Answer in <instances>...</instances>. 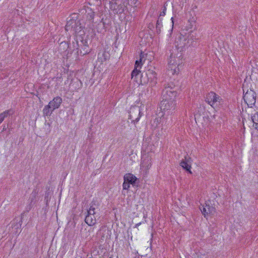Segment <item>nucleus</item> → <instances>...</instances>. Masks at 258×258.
Instances as JSON below:
<instances>
[{
	"instance_id": "nucleus-1",
	"label": "nucleus",
	"mask_w": 258,
	"mask_h": 258,
	"mask_svg": "<svg viewBox=\"0 0 258 258\" xmlns=\"http://www.w3.org/2000/svg\"><path fill=\"white\" fill-rule=\"evenodd\" d=\"M182 54L177 50H172L168 59V74L175 75L179 71V67L182 64Z\"/></svg>"
},
{
	"instance_id": "nucleus-2",
	"label": "nucleus",
	"mask_w": 258,
	"mask_h": 258,
	"mask_svg": "<svg viewBox=\"0 0 258 258\" xmlns=\"http://www.w3.org/2000/svg\"><path fill=\"white\" fill-rule=\"evenodd\" d=\"M163 89L162 91V98L175 99L177 96L175 84L172 82H163Z\"/></svg>"
},
{
	"instance_id": "nucleus-3",
	"label": "nucleus",
	"mask_w": 258,
	"mask_h": 258,
	"mask_svg": "<svg viewBox=\"0 0 258 258\" xmlns=\"http://www.w3.org/2000/svg\"><path fill=\"white\" fill-rule=\"evenodd\" d=\"M83 28L84 27L81 26L80 21H77L73 19L68 21L66 25V31H72L76 35H83L84 34V31L83 30Z\"/></svg>"
},
{
	"instance_id": "nucleus-4",
	"label": "nucleus",
	"mask_w": 258,
	"mask_h": 258,
	"mask_svg": "<svg viewBox=\"0 0 258 258\" xmlns=\"http://www.w3.org/2000/svg\"><path fill=\"white\" fill-rule=\"evenodd\" d=\"M176 105L175 99L162 98L160 107L164 113L167 112V114H172L175 109Z\"/></svg>"
},
{
	"instance_id": "nucleus-5",
	"label": "nucleus",
	"mask_w": 258,
	"mask_h": 258,
	"mask_svg": "<svg viewBox=\"0 0 258 258\" xmlns=\"http://www.w3.org/2000/svg\"><path fill=\"white\" fill-rule=\"evenodd\" d=\"M157 75L155 72L149 70L145 75L142 74L140 82L142 85L150 83L151 85L154 86L157 84Z\"/></svg>"
},
{
	"instance_id": "nucleus-6",
	"label": "nucleus",
	"mask_w": 258,
	"mask_h": 258,
	"mask_svg": "<svg viewBox=\"0 0 258 258\" xmlns=\"http://www.w3.org/2000/svg\"><path fill=\"white\" fill-rule=\"evenodd\" d=\"M222 99L214 92H210L207 94L206 101L213 108H217L221 104Z\"/></svg>"
},
{
	"instance_id": "nucleus-7",
	"label": "nucleus",
	"mask_w": 258,
	"mask_h": 258,
	"mask_svg": "<svg viewBox=\"0 0 258 258\" xmlns=\"http://www.w3.org/2000/svg\"><path fill=\"white\" fill-rule=\"evenodd\" d=\"M141 116V110L138 106H132L130 108L129 111V119L132 122L136 123L138 122Z\"/></svg>"
},
{
	"instance_id": "nucleus-8",
	"label": "nucleus",
	"mask_w": 258,
	"mask_h": 258,
	"mask_svg": "<svg viewBox=\"0 0 258 258\" xmlns=\"http://www.w3.org/2000/svg\"><path fill=\"white\" fill-rule=\"evenodd\" d=\"M152 159L151 153L144 154L142 156L141 168L145 171L150 169L152 165Z\"/></svg>"
},
{
	"instance_id": "nucleus-9",
	"label": "nucleus",
	"mask_w": 258,
	"mask_h": 258,
	"mask_svg": "<svg viewBox=\"0 0 258 258\" xmlns=\"http://www.w3.org/2000/svg\"><path fill=\"white\" fill-rule=\"evenodd\" d=\"M255 93L252 90L247 91L243 95V99L248 106L255 104Z\"/></svg>"
},
{
	"instance_id": "nucleus-10",
	"label": "nucleus",
	"mask_w": 258,
	"mask_h": 258,
	"mask_svg": "<svg viewBox=\"0 0 258 258\" xmlns=\"http://www.w3.org/2000/svg\"><path fill=\"white\" fill-rule=\"evenodd\" d=\"M22 223V217L21 218H16L11 222V227L14 229V232L17 233L18 230L21 229Z\"/></svg>"
},
{
	"instance_id": "nucleus-11",
	"label": "nucleus",
	"mask_w": 258,
	"mask_h": 258,
	"mask_svg": "<svg viewBox=\"0 0 258 258\" xmlns=\"http://www.w3.org/2000/svg\"><path fill=\"white\" fill-rule=\"evenodd\" d=\"M61 103V98L57 96L54 97L52 101H50L48 104L52 108V110H54L59 108Z\"/></svg>"
},
{
	"instance_id": "nucleus-12",
	"label": "nucleus",
	"mask_w": 258,
	"mask_h": 258,
	"mask_svg": "<svg viewBox=\"0 0 258 258\" xmlns=\"http://www.w3.org/2000/svg\"><path fill=\"white\" fill-rule=\"evenodd\" d=\"M201 212L204 215L205 217L208 214H213L215 211V209L213 207H211L209 205H203L200 208Z\"/></svg>"
},
{
	"instance_id": "nucleus-13",
	"label": "nucleus",
	"mask_w": 258,
	"mask_h": 258,
	"mask_svg": "<svg viewBox=\"0 0 258 258\" xmlns=\"http://www.w3.org/2000/svg\"><path fill=\"white\" fill-rule=\"evenodd\" d=\"M124 180L127 181L132 184L136 183L137 180V177L131 173H127L123 177Z\"/></svg>"
},
{
	"instance_id": "nucleus-14",
	"label": "nucleus",
	"mask_w": 258,
	"mask_h": 258,
	"mask_svg": "<svg viewBox=\"0 0 258 258\" xmlns=\"http://www.w3.org/2000/svg\"><path fill=\"white\" fill-rule=\"evenodd\" d=\"M85 222L89 226H92L96 223V217L95 215L87 214L85 219Z\"/></svg>"
},
{
	"instance_id": "nucleus-15",
	"label": "nucleus",
	"mask_w": 258,
	"mask_h": 258,
	"mask_svg": "<svg viewBox=\"0 0 258 258\" xmlns=\"http://www.w3.org/2000/svg\"><path fill=\"white\" fill-rule=\"evenodd\" d=\"M14 111L12 109H9L0 113V124L3 122L5 118L9 116L12 115Z\"/></svg>"
},
{
	"instance_id": "nucleus-16",
	"label": "nucleus",
	"mask_w": 258,
	"mask_h": 258,
	"mask_svg": "<svg viewBox=\"0 0 258 258\" xmlns=\"http://www.w3.org/2000/svg\"><path fill=\"white\" fill-rule=\"evenodd\" d=\"M188 161L186 160H182L180 163V165L187 172L191 174V165L188 163Z\"/></svg>"
},
{
	"instance_id": "nucleus-17",
	"label": "nucleus",
	"mask_w": 258,
	"mask_h": 258,
	"mask_svg": "<svg viewBox=\"0 0 258 258\" xmlns=\"http://www.w3.org/2000/svg\"><path fill=\"white\" fill-rule=\"evenodd\" d=\"M251 119L253 123V127L258 131V112L251 116Z\"/></svg>"
},
{
	"instance_id": "nucleus-18",
	"label": "nucleus",
	"mask_w": 258,
	"mask_h": 258,
	"mask_svg": "<svg viewBox=\"0 0 258 258\" xmlns=\"http://www.w3.org/2000/svg\"><path fill=\"white\" fill-rule=\"evenodd\" d=\"M53 110H52V108L48 104L44 107L43 112L45 116H50Z\"/></svg>"
},
{
	"instance_id": "nucleus-19",
	"label": "nucleus",
	"mask_w": 258,
	"mask_h": 258,
	"mask_svg": "<svg viewBox=\"0 0 258 258\" xmlns=\"http://www.w3.org/2000/svg\"><path fill=\"white\" fill-rule=\"evenodd\" d=\"M162 27V19L158 18L156 26V31L157 34H159L161 32V28Z\"/></svg>"
},
{
	"instance_id": "nucleus-20",
	"label": "nucleus",
	"mask_w": 258,
	"mask_h": 258,
	"mask_svg": "<svg viewBox=\"0 0 258 258\" xmlns=\"http://www.w3.org/2000/svg\"><path fill=\"white\" fill-rule=\"evenodd\" d=\"M95 13L91 9L87 11V18L89 21H93L94 18Z\"/></svg>"
},
{
	"instance_id": "nucleus-21",
	"label": "nucleus",
	"mask_w": 258,
	"mask_h": 258,
	"mask_svg": "<svg viewBox=\"0 0 258 258\" xmlns=\"http://www.w3.org/2000/svg\"><path fill=\"white\" fill-rule=\"evenodd\" d=\"M87 214L95 215L96 214L95 213V208L93 207V205H91L89 210H87Z\"/></svg>"
},
{
	"instance_id": "nucleus-22",
	"label": "nucleus",
	"mask_w": 258,
	"mask_h": 258,
	"mask_svg": "<svg viewBox=\"0 0 258 258\" xmlns=\"http://www.w3.org/2000/svg\"><path fill=\"white\" fill-rule=\"evenodd\" d=\"M141 73V71L139 69H137V68H135L134 70L132 72V78H136V77Z\"/></svg>"
},
{
	"instance_id": "nucleus-23",
	"label": "nucleus",
	"mask_w": 258,
	"mask_h": 258,
	"mask_svg": "<svg viewBox=\"0 0 258 258\" xmlns=\"http://www.w3.org/2000/svg\"><path fill=\"white\" fill-rule=\"evenodd\" d=\"M143 64V62L141 60H137L135 62V68H137V69H138V68H141Z\"/></svg>"
},
{
	"instance_id": "nucleus-24",
	"label": "nucleus",
	"mask_w": 258,
	"mask_h": 258,
	"mask_svg": "<svg viewBox=\"0 0 258 258\" xmlns=\"http://www.w3.org/2000/svg\"><path fill=\"white\" fill-rule=\"evenodd\" d=\"M128 4L132 7H137L138 0H128Z\"/></svg>"
},
{
	"instance_id": "nucleus-25",
	"label": "nucleus",
	"mask_w": 258,
	"mask_h": 258,
	"mask_svg": "<svg viewBox=\"0 0 258 258\" xmlns=\"http://www.w3.org/2000/svg\"><path fill=\"white\" fill-rule=\"evenodd\" d=\"M130 184L131 183H130L129 182L126 181H125V180H124V182L122 184L123 189L125 190H128L130 187Z\"/></svg>"
},
{
	"instance_id": "nucleus-26",
	"label": "nucleus",
	"mask_w": 258,
	"mask_h": 258,
	"mask_svg": "<svg viewBox=\"0 0 258 258\" xmlns=\"http://www.w3.org/2000/svg\"><path fill=\"white\" fill-rule=\"evenodd\" d=\"M145 54L142 52L141 51L140 54V60H141V61L142 62H144L145 61Z\"/></svg>"
},
{
	"instance_id": "nucleus-27",
	"label": "nucleus",
	"mask_w": 258,
	"mask_h": 258,
	"mask_svg": "<svg viewBox=\"0 0 258 258\" xmlns=\"http://www.w3.org/2000/svg\"><path fill=\"white\" fill-rule=\"evenodd\" d=\"M188 22L190 23V27L189 28L192 29L194 28V27H195V26H196L195 21H194V20H192L191 21H189Z\"/></svg>"
},
{
	"instance_id": "nucleus-28",
	"label": "nucleus",
	"mask_w": 258,
	"mask_h": 258,
	"mask_svg": "<svg viewBox=\"0 0 258 258\" xmlns=\"http://www.w3.org/2000/svg\"><path fill=\"white\" fill-rule=\"evenodd\" d=\"M166 11V8L164 6L162 12H161L160 14V17L161 16H164L165 15V12Z\"/></svg>"
},
{
	"instance_id": "nucleus-29",
	"label": "nucleus",
	"mask_w": 258,
	"mask_h": 258,
	"mask_svg": "<svg viewBox=\"0 0 258 258\" xmlns=\"http://www.w3.org/2000/svg\"><path fill=\"white\" fill-rule=\"evenodd\" d=\"M55 79H56V80L57 81H58V82H62V78H61V76H60V77H56L55 78Z\"/></svg>"
},
{
	"instance_id": "nucleus-30",
	"label": "nucleus",
	"mask_w": 258,
	"mask_h": 258,
	"mask_svg": "<svg viewBox=\"0 0 258 258\" xmlns=\"http://www.w3.org/2000/svg\"><path fill=\"white\" fill-rule=\"evenodd\" d=\"M148 28L150 30H152V29L154 28V25L152 23H150L148 25Z\"/></svg>"
},
{
	"instance_id": "nucleus-31",
	"label": "nucleus",
	"mask_w": 258,
	"mask_h": 258,
	"mask_svg": "<svg viewBox=\"0 0 258 258\" xmlns=\"http://www.w3.org/2000/svg\"><path fill=\"white\" fill-rule=\"evenodd\" d=\"M77 52H78V53H80V54L81 55H85V54H86V53H88L87 51H86L85 52L82 53V52L81 51V50H80V52H79V50H78Z\"/></svg>"
},
{
	"instance_id": "nucleus-32",
	"label": "nucleus",
	"mask_w": 258,
	"mask_h": 258,
	"mask_svg": "<svg viewBox=\"0 0 258 258\" xmlns=\"http://www.w3.org/2000/svg\"><path fill=\"white\" fill-rule=\"evenodd\" d=\"M103 229V228H100V230H99V231L98 232L97 234L98 235V234H101V232Z\"/></svg>"
},
{
	"instance_id": "nucleus-33",
	"label": "nucleus",
	"mask_w": 258,
	"mask_h": 258,
	"mask_svg": "<svg viewBox=\"0 0 258 258\" xmlns=\"http://www.w3.org/2000/svg\"><path fill=\"white\" fill-rule=\"evenodd\" d=\"M141 223H139L136 224L135 227H138L139 225H140Z\"/></svg>"
}]
</instances>
